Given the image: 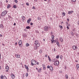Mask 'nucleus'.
<instances>
[{"mask_svg":"<svg viewBox=\"0 0 79 79\" xmlns=\"http://www.w3.org/2000/svg\"><path fill=\"white\" fill-rule=\"evenodd\" d=\"M3 79H6V77H3Z\"/></svg>","mask_w":79,"mask_h":79,"instance_id":"nucleus-41","label":"nucleus"},{"mask_svg":"<svg viewBox=\"0 0 79 79\" xmlns=\"http://www.w3.org/2000/svg\"><path fill=\"white\" fill-rule=\"evenodd\" d=\"M60 58L61 60H63V56H62V55H60Z\"/></svg>","mask_w":79,"mask_h":79,"instance_id":"nucleus-18","label":"nucleus"},{"mask_svg":"<svg viewBox=\"0 0 79 79\" xmlns=\"http://www.w3.org/2000/svg\"><path fill=\"white\" fill-rule=\"evenodd\" d=\"M67 29L68 30V29H69V27H68V26H67Z\"/></svg>","mask_w":79,"mask_h":79,"instance_id":"nucleus-43","label":"nucleus"},{"mask_svg":"<svg viewBox=\"0 0 79 79\" xmlns=\"http://www.w3.org/2000/svg\"><path fill=\"white\" fill-rule=\"evenodd\" d=\"M30 27L29 26H27L26 27V29H30Z\"/></svg>","mask_w":79,"mask_h":79,"instance_id":"nucleus-24","label":"nucleus"},{"mask_svg":"<svg viewBox=\"0 0 79 79\" xmlns=\"http://www.w3.org/2000/svg\"><path fill=\"white\" fill-rule=\"evenodd\" d=\"M11 77L12 79H14L15 77V75H14L12 73L11 74Z\"/></svg>","mask_w":79,"mask_h":79,"instance_id":"nucleus-8","label":"nucleus"},{"mask_svg":"<svg viewBox=\"0 0 79 79\" xmlns=\"http://www.w3.org/2000/svg\"><path fill=\"white\" fill-rule=\"evenodd\" d=\"M67 21H69V19H67Z\"/></svg>","mask_w":79,"mask_h":79,"instance_id":"nucleus-49","label":"nucleus"},{"mask_svg":"<svg viewBox=\"0 0 79 79\" xmlns=\"http://www.w3.org/2000/svg\"><path fill=\"white\" fill-rule=\"evenodd\" d=\"M48 29H49V28H48V26H45L44 27V30L46 32L48 31Z\"/></svg>","mask_w":79,"mask_h":79,"instance_id":"nucleus-3","label":"nucleus"},{"mask_svg":"<svg viewBox=\"0 0 79 79\" xmlns=\"http://www.w3.org/2000/svg\"><path fill=\"white\" fill-rule=\"evenodd\" d=\"M48 59L49 60V61H51L52 60H51V59H50V58H49V59Z\"/></svg>","mask_w":79,"mask_h":79,"instance_id":"nucleus-46","label":"nucleus"},{"mask_svg":"<svg viewBox=\"0 0 79 79\" xmlns=\"http://www.w3.org/2000/svg\"><path fill=\"white\" fill-rule=\"evenodd\" d=\"M37 47L36 46H35L34 47V49L35 50H37Z\"/></svg>","mask_w":79,"mask_h":79,"instance_id":"nucleus-26","label":"nucleus"},{"mask_svg":"<svg viewBox=\"0 0 79 79\" xmlns=\"http://www.w3.org/2000/svg\"><path fill=\"white\" fill-rule=\"evenodd\" d=\"M47 68L48 69L49 68V69L51 70V71H53V67L52 66H49V65H48L47 67Z\"/></svg>","mask_w":79,"mask_h":79,"instance_id":"nucleus-4","label":"nucleus"},{"mask_svg":"<svg viewBox=\"0 0 79 79\" xmlns=\"http://www.w3.org/2000/svg\"><path fill=\"white\" fill-rule=\"evenodd\" d=\"M15 56L16 57V58H20V55L18 54H15Z\"/></svg>","mask_w":79,"mask_h":79,"instance_id":"nucleus-9","label":"nucleus"},{"mask_svg":"<svg viewBox=\"0 0 79 79\" xmlns=\"http://www.w3.org/2000/svg\"><path fill=\"white\" fill-rule=\"evenodd\" d=\"M0 27L1 29H3L4 28V26L2 24H1L0 25Z\"/></svg>","mask_w":79,"mask_h":79,"instance_id":"nucleus-10","label":"nucleus"},{"mask_svg":"<svg viewBox=\"0 0 79 79\" xmlns=\"http://www.w3.org/2000/svg\"><path fill=\"white\" fill-rule=\"evenodd\" d=\"M23 37H26V35L25 34H23Z\"/></svg>","mask_w":79,"mask_h":79,"instance_id":"nucleus-36","label":"nucleus"},{"mask_svg":"<svg viewBox=\"0 0 79 79\" xmlns=\"http://www.w3.org/2000/svg\"><path fill=\"white\" fill-rule=\"evenodd\" d=\"M17 44H18V43H17V42H16L15 43V45H17Z\"/></svg>","mask_w":79,"mask_h":79,"instance_id":"nucleus-57","label":"nucleus"},{"mask_svg":"<svg viewBox=\"0 0 79 79\" xmlns=\"http://www.w3.org/2000/svg\"><path fill=\"white\" fill-rule=\"evenodd\" d=\"M61 24H63V21H62V22H61Z\"/></svg>","mask_w":79,"mask_h":79,"instance_id":"nucleus-56","label":"nucleus"},{"mask_svg":"<svg viewBox=\"0 0 79 79\" xmlns=\"http://www.w3.org/2000/svg\"><path fill=\"white\" fill-rule=\"evenodd\" d=\"M71 34L72 36H74V33H73V31L71 32Z\"/></svg>","mask_w":79,"mask_h":79,"instance_id":"nucleus-23","label":"nucleus"},{"mask_svg":"<svg viewBox=\"0 0 79 79\" xmlns=\"http://www.w3.org/2000/svg\"><path fill=\"white\" fill-rule=\"evenodd\" d=\"M59 27H60V28H61L60 29H63V26H62L59 25Z\"/></svg>","mask_w":79,"mask_h":79,"instance_id":"nucleus-28","label":"nucleus"},{"mask_svg":"<svg viewBox=\"0 0 79 79\" xmlns=\"http://www.w3.org/2000/svg\"><path fill=\"white\" fill-rule=\"evenodd\" d=\"M37 19L39 20H41V18H40V17H38L37 18Z\"/></svg>","mask_w":79,"mask_h":79,"instance_id":"nucleus-27","label":"nucleus"},{"mask_svg":"<svg viewBox=\"0 0 79 79\" xmlns=\"http://www.w3.org/2000/svg\"><path fill=\"white\" fill-rule=\"evenodd\" d=\"M0 37H3V35L1 34H0Z\"/></svg>","mask_w":79,"mask_h":79,"instance_id":"nucleus-48","label":"nucleus"},{"mask_svg":"<svg viewBox=\"0 0 79 79\" xmlns=\"http://www.w3.org/2000/svg\"><path fill=\"white\" fill-rule=\"evenodd\" d=\"M37 64H39V62H37V63H36Z\"/></svg>","mask_w":79,"mask_h":79,"instance_id":"nucleus-61","label":"nucleus"},{"mask_svg":"<svg viewBox=\"0 0 79 79\" xmlns=\"http://www.w3.org/2000/svg\"><path fill=\"white\" fill-rule=\"evenodd\" d=\"M45 66V65L44 64H43V67L44 68Z\"/></svg>","mask_w":79,"mask_h":79,"instance_id":"nucleus-55","label":"nucleus"},{"mask_svg":"<svg viewBox=\"0 0 79 79\" xmlns=\"http://www.w3.org/2000/svg\"><path fill=\"white\" fill-rule=\"evenodd\" d=\"M10 7H11L10 4H8L7 6V8H10Z\"/></svg>","mask_w":79,"mask_h":79,"instance_id":"nucleus-20","label":"nucleus"},{"mask_svg":"<svg viewBox=\"0 0 79 79\" xmlns=\"http://www.w3.org/2000/svg\"><path fill=\"white\" fill-rule=\"evenodd\" d=\"M22 18V20L23 22H24V20H25V17H24V16H23Z\"/></svg>","mask_w":79,"mask_h":79,"instance_id":"nucleus-11","label":"nucleus"},{"mask_svg":"<svg viewBox=\"0 0 79 79\" xmlns=\"http://www.w3.org/2000/svg\"><path fill=\"white\" fill-rule=\"evenodd\" d=\"M38 41L36 40V41H35V45H36V44H38L39 43H38Z\"/></svg>","mask_w":79,"mask_h":79,"instance_id":"nucleus-19","label":"nucleus"},{"mask_svg":"<svg viewBox=\"0 0 79 79\" xmlns=\"http://www.w3.org/2000/svg\"><path fill=\"white\" fill-rule=\"evenodd\" d=\"M15 3L18 2V1H17V0H15Z\"/></svg>","mask_w":79,"mask_h":79,"instance_id":"nucleus-45","label":"nucleus"},{"mask_svg":"<svg viewBox=\"0 0 79 79\" xmlns=\"http://www.w3.org/2000/svg\"><path fill=\"white\" fill-rule=\"evenodd\" d=\"M45 57H47V55H45Z\"/></svg>","mask_w":79,"mask_h":79,"instance_id":"nucleus-59","label":"nucleus"},{"mask_svg":"<svg viewBox=\"0 0 79 79\" xmlns=\"http://www.w3.org/2000/svg\"><path fill=\"white\" fill-rule=\"evenodd\" d=\"M24 66H25V68H26V69H27V71H29V68L26 65H25Z\"/></svg>","mask_w":79,"mask_h":79,"instance_id":"nucleus-12","label":"nucleus"},{"mask_svg":"<svg viewBox=\"0 0 79 79\" xmlns=\"http://www.w3.org/2000/svg\"><path fill=\"white\" fill-rule=\"evenodd\" d=\"M39 52H40V53H42V49H41L40 50Z\"/></svg>","mask_w":79,"mask_h":79,"instance_id":"nucleus-32","label":"nucleus"},{"mask_svg":"<svg viewBox=\"0 0 79 79\" xmlns=\"http://www.w3.org/2000/svg\"><path fill=\"white\" fill-rule=\"evenodd\" d=\"M56 44L58 46V47H60V43H59V42L57 41V42H56Z\"/></svg>","mask_w":79,"mask_h":79,"instance_id":"nucleus-14","label":"nucleus"},{"mask_svg":"<svg viewBox=\"0 0 79 79\" xmlns=\"http://www.w3.org/2000/svg\"><path fill=\"white\" fill-rule=\"evenodd\" d=\"M31 66H33L34 64L35 65H36L37 61L36 60H32L31 61Z\"/></svg>","mask_w":79,"mask_h":79,"instance_id":"nucleus-1","label":"nucleus"},{"mask_svg":"<svg viewBox=\"0 0 79 79\" xmlns=\"http://www.w3.org/2000/svg\"><path fill=\"white\" fill-rule=\"evenodd\" d=\"M65 77L66 78V79H68V75L67 74H66L65 75Z\"/></svg>","mask_w":79,"mask_h":79,"instance_id":"nucleus-29","label":"nucleus"},{"mask_svg":"<svg viewBox=\"0 0 79 79\" xmlns=\"http://www.w3.org/2000/svg\"><path fill=\"white\" fill-rule=\"evenodd\" d=\"M59 40H60V42H63V38H60L59 39Z\"/></svg>","mask_w":79,"mask_h":79,"instance_id":"nucleus-15","label":"nucleus"},{"mask_svg":"<svg viewBox=\"0 0 79 79\" xmlns=\"http://www.w3.org/2000/svg\"><path fill=\"white\" fill-rule=\"evenodd\" d=\"M60 57V56L59 55H57V56H56V58H59Z\"/></svg>","mask_w":79,"mask_h":79,"instance_id":"nucleus-30","label":"nucleus"},{"mask_svg":"<svg viewBox=\"0 0 79 79\" xmlns=\"http://www.w3.org/2000/svg\"><path fill=\"white\" fill-rule=\"evenodd\" d=\"M33 24H34V23H33L32 22L30 23V25H31V26H32Z\"/></svg>","mask_w":79,"mask_h":79,"instance_id":"nucleus-37","label":"nucleus"},{"mask_svg":"<svg viewBox=\"0 0 79 79\" xmlns=\"http://www.w3.org/2000/svg\"><path fill=\"white\" fill-rule=\"evenodd\" d=\"M38 72L40 73L41 71V68H40L39 70H38Z\"/></svg>","mask_w":79,"mask_h":79,"instance_id":"nucleus-33","label":"nucleus"},{"mask_svg":"<svg viewBox=\"0 0 79 79\" xmlns=\"http://www.w3.org/2000/svg\"><path fill=\"white\" fill-rule=\"evenodd\" d=\"M13 7L14 8H17V6H16V5H14Z\"/></svg>","mask_w":79,"mask_h":79,"instance_id":"nucleus-22","label":"nucleus"},{"mask_svg":"<svg viewBox=\"0 0 79 79\" xmlns=\"http://www.w3.org/2000/svg\"><path fill=\"white\" fill-rule=\"evenodd\" d=\"M76 67H77V69H79V64H77V65H76Z\"/></svg>","mask_w":79,"mask_h":79,"instance_id":"nucleus-16","label":"nucleus"},{"mask_svg":"<svg viewBox=\"0 0 79 79\" xmlns=\"http://www.w3.org/2000/svg\"><path fill=\"white\" fill-rule=\"evenodd\" d=\"M66 26H68V23L67 22H66Z\"/></svg>","mask_w":79,"mask_h":79,"instance_id":"nucleus-44","label":"nucleus"},{"mask_svg":"<svg viewBox=\"0 0 79 79\" xmlns=\"http://www.w3.org/2000/svg\"><path fill=\"white\" fill-rule=\"evenodd\" d=\"M70 11V13H73V11L72 10Z\"/></svg>","mask_w":79,"mask_h":79,"instance_id":"nucleus-51","label":"nucleus"},{"mask_svg":"<svg viewBox=\"0 0 79 79\" xmlns=\"http://www.w3.org/2000/svg\"><path fill=\"white\" fill-rule=\"evenodd\" d=\"M36 46L37 47H39L40 46V43H38L36 44Z\"/></svg>","mask_w":79,"mask_h":79,"instance_id":"nucleus-17","label":"nucleus"},{"mask_svg":"<svg viewBox=\"0 0 79 79\" xmlns=\"http://www.w3.org/2000/svg\"><path fill=\"white\" fill-rule=\"evenodd\" d=\"M9 18H11V16L10 15L8 16Z\"/></svg>","mask_w":79,"mask_h":79,"instance_id":"nucleus-53","label":"nucleus"},{"mask_svg":"<svg viewBox=\"0 0 79 79\" xmlns=\"http://www.w3.org/2000/svg\"><path fill=\"white\" fill-rule=\"evenodd\" d=\"M26 77H27L28 76V73H26Z\"/></svg>","mask_w":79,"mask_h":79,"instance_id":"nucleus-38","label":"nucleus"},{"mask_svg":"<svg viewBox=\"0 0 79 79\" xmlns=\"http://www.w3.org/2000/svg\"><path fill=\"white\" fill-rule=\"evenodd\" d=\"M54 52H55V51H56L55 48H54Z\"/></svg>","mask_w":79,"mask_h":79,"instance_id":"nucleus-58","label":"nucleus"},{"mask_svg":"<svg viewBox=\"0 0 79 79\" xmlns=\"http://www.w3.org/2000/svg\"><path fill=\"white\" fill-rule=\"evenodd\" d=\"M68 14L69 15H70V14H71V12L70 11H69L68 12Z\"/></svg>","mask_w":79,"mask_h":79,"instance_id":"nucleus-42","label":"nucleus"},{"mask_svg":"<svg viewBox=\"0 0 79 79\" xmlns=\"http://www.w3.org/2000/svg\"><path fill=\"white\" fill-rule=\"evenodd\" d=\"M14 26H16V23H15L14 24Z\"/></svg>","mask_w":79,"mask_h":79,"instance_id":"nucleus-60","label":"nucleus"},{"mask_svg":"<svg viewBox=\"0 0 79 79\" xmlns=\"http://www.w3.org/2000/svg\"><path fill=\"white\" fill-rule=\"evenodd\" d=\"M48 59H49V58H50V56H48Z\"/></svg>","mask_w":79,"mask_h":79,"instance_id":"nucleus-63","label":"nucleus"},{"mask_svg":"<svg viewBox=\"0 0 79 79\" xmlns=\"http://www.w3.org/2000/svg\"><path fill=\"white\" fill-rule=\"evenodd\" d=\"M19 45L20 46L22 45V41L21 40H20L19 41Z\"/></svg>","mask_w":79,"mask_h":79,"instance_id":"nucleus-7","label":"nucleus"},{"mask_svg":"<svg viewBox=\"0 0 79 79\" xmlns=\"http://www.w3.org/2000/svg\"><path fill=\"white\" fill-rule=\"evenodd\" d=\"M6 69H9V67L8 66H6Z\"/></svg>","mask_w":79,"mask_h":79,"instance_id":"nucleus-21","label":"nucleus"},{"mask_svg":"<svg viewBox=\"0 0 79 79\" xmlns=\"http://www.w3.org/2000/svg\"><path fill=\"white\" fill-rule=\"evenodd\" d=\"M45 69H46V68L45 67H43V69H44V70H45Z\"/></svg>","mask_w":79,"mask_h":79,"instance_id":"nucleus-52","label":"nucleus"},{"mask_svg":"<svg viewBox=\"0 0 79 79\" xmlns=\"http://www.w3.org/2000/svg\"><path fill=\"white\" fill-rule=\"evenodd\" d=\"M53 40H54V41H55V40H53V39H52L51 40V41H52V42H53Z\"/></svg>","mask_w":79,"mask_h":79,"instance_id":"nucleus-50","label":"nucleus"},{"mask_svg":"<svg viewBox=\"0 0 79 79\" xmlns=\"http://www.w3.org/2000/svg\"><path fill=\"white\" fill-rule=\"evenodd\" d=\"M26 5L27 6H29V3L28 2H27L26 3Z\"/></svg>","mask_w":79,"mask_h":79,"instance_id":"nucleus-39","label":"nucleus"},{"mask_svg":"<svg viewBox=\"0 0 79 79\" xmlns=\"http://www.w3.org/2000/svg\"><path fill=\"white\" fill-rule=\"evenodd\" d=\"M65 12H63V13H62V15H63V16H64V15H65Z\"/></svg>","mask_w":79,"mask_h":79,"instance_id":"nucleus-25","label":"nucleus"},{"mask_svg":"<svg viewBox=\"0 0 79 79\" xmlns=\"http://www.w3.org/2000/svg\"><path fill=\"white\" fill-rule=\"evenodd\" d=\"M77 55H78V56H79V52H78L77 53Z\"/></svg>","mask_w":79,"mask_h":79,"instance_id":"nucleus-62","label":"nucleus"},{"mask_svg":"<svg viewBox=\"0 0 79 79\" xmlns=\"http://www.w3.org/2000/svg\"><path fill=\"white\" fill-rule=\"evenodd\" d=\"M7 13V11L6 10H4L1 14V16L3 17Z\"/></svg>","mask_w":79,"mask_h":79,"instance_id":"nucleus-2","label":"nucleus"},{"mask_svg":"<svg viewBox=\"0 0 79 79\" xmlns=\"http://www.w3.org/2000/svg\"><path fill=\"white\" fill-rule=\"evenodd\" d=\"M1 78L2 79H3V75H2L1 76Z\"/></svg>","mask_w":79,"mask_h":79,"instance_id":"nucleus-35","label":"nucleus"},{"mask_svg":"<svg viewBox=\"0 0 79 79\" xmlns=\"http://www.w3.org/2000/svg\"><path fill=\"white\" fill-rule=\"evenodd\" d=\"M34 1L35 2H37V0H34Z\"/></svg>","mask_w":79,"mask_h":79,"instance_id":"nucleus-64","label":"nucleus"},{"mask_svg":"<svg viewBox=\"0 0 79 79\" xmlns=\"http://www.w3.org/2000/svg\"><path fill=\"white\" fill-rule=\"evenodd\" d=\"M32 9H35V7H34V6H33V7L32 8Z\"/></svg>","mask_w":79,"mask_h":79,"instance_id":"nucleus-47","label":"nucleus"},{"mask_svg":"<svg viewBox=\"0 0 79 79\" xmlns=\"http://www.w3.org/2000/svg\"><path fill=\"white\" fill-rule=\"evenodd\" d=\"M6 72H8V70H6Z\"/></svg>","mask_w":79,"mask_h":79,"instance_id":"nucleus-54","label":"nucleus"},{"mask_svg":"<svg viewBox=\"0 0 79 79\" xmlns=\"http://www.w3.org/2000/svg\"><path fill=\"white\" fill-rule=\"evenodd\" d=\"M72 48L74 50H76L77 48V47L76 46H73L72 47Z\"/></svg>","mask_w":79,"mask_h":79,"instance_id":"nucleus-6","label":"nucleus"},{"mask_svg":"<svg viewBox=\"0 0 79 79\" xmlns=\"http://www.w3.org/2000/svg\"><path fill=\"white\" fill-rule=\"evenodd\" d=\"M26 47H28V46H29V44L28 43L26 44Z\"/></svg>","mask_w":79,"mask_h":79,"instance_id":"nucleus-31","label":"nucleus"},{"mask_svg":"<svg viewBox=\"0 0 79 79\" xmlns=\"http://www.w3.org/2000/svg\"><path fill=\"white\" fill-rule=\"evenodd\" d=\"M31 18H30L28 19V20L27 21V23L29 24V22H31Z\"/></svg>","mask_w":79,"mask_h":79,"instance_id":"nucleus-13","label":"nucleus"},{"mask_svg":"<svg viewBox=\"0 0 79 79\" xmlns=\"http://www.w3.org/2000/svg\"><path fill=\"white\" fill-rule=\"evenodd\" d=\"M52 39H54V35H52Z\"/></svg>","mask_w":79,"mask_h":79,"instance_id":"nucleus-34","label":"nucleus"},{"mask_svg":"<svg viewBox=\"0 0 79 79\" xmlns=\"http://www.w3.org/2000/svg\"><path fill=\"white\" fill-rule=\"evenodd\" d=\"M76 0H72V1L73 2H76Z\"/></svg>","mask_w":79,"mask_h":79,"instance_id":"nucleus-40","label":"nucleus"},{"mask_svg":"<svg viewBox=\"0 0 79 79\" xmlns=\"http://www.w3.org/2000/svg\"><path fill=\"white\" fill-rule=\"evenodd\" d=\"M59 61L56 60L55 62V63H54V65L55 66H58V64H59Z\"/></svg>","mask_w":79,"mask_h":79,"instance_id":"nucleus-5","label":"nucleus"}]
</instances>
